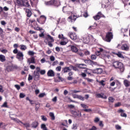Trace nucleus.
<instances>
[{"instance_id": "obj_11", "label": "nucleus", "mask_w": 130, "mask_h": 130, "mask_svg": "<svg viewBox=\"0 0 130 130\" xmlns=\"http://www.w3.org/2000/svg\"><path fill=\"white\" fill-rule=\"evenodd\" d=\"M36 62L35 57H31V58L27 59V63L29 65L31 64V63H36Z\"/></svg>"}, {"instance_id": "obj_41", "label": "nucleus", "mask_w": 130, "mask_h": 130, "mask_svg": "<svg viewBox=\"0 0 130 130\" xmlns=\"http://www.w3.org/2000/svg\"><path fill=\"white\" fill-rule=\"evenodd\" d=\"M100 120V118H99L98 117H95L94 119V122L95 123H97V122H99V121Z\"/></svg>"}, {"instance_id": "obj_50", "label": "nucleus", "mask_w": 130, "mask_h": 130, "mask_svg": "<svg viewBox=\"0 0 130 130\" xmlns=\"http://www.w3.org/2000/svg\"><path fill=\"white\" fill-rule=\"evenodd\" d=\"M50 59L51 61H54V60H55V57H54L53 56H51L50 57Z\"/></svg>"}, {"instance_id": "obj_46", "label": "nucleus", "mask_w": 130, "mask_h": 130, "mask_svg": "<svg viewBox=\"0 0 130 130\" xmlns=\"http://www.w3.org/2000/svg\"><path fill=\"white\" fill-rule=\"evenodd\" d=\"M77 128H78V127L77 126V123L73 124L72 129H77Z\"/></svg>"}, {"instance_id": "obj_62", "label": "nucleus", "mask_w": 130, "mask_h": 130, "mask_svg": "<svg viewBox=\"0 0 130 130\" xmlns=\"http://www.w3.org/2000/svg\"><path fill=\"white\" fill-rule=\"evenodd\" d=\"M19 97L20 98H24V97H25V94H23L22 93H20Z\"/></svg>"}, {"instance_id": "obj_63", "label": "nucleus", "mask_w": 130, "mask_h": 130, "mask_svg": "<svg viewBox=\"0 0 130 130\" xmlns=\"http://www.w3.org/2000/svg\"><path fill=\"white\" fill-rule=\"evenodd\" d=\"M84 54L85 55H90V52L89 51H85Z\"/></svg>"}, {"instance_id": "obj_24", "label": "nucleus", "mask_w": 130, "mask_h": 130, "mask_svg": "<svg viewBox=\"0 0 130 130\" xmlns=\"http://www.w3.org/2000/svg\"><path fill=\"white\" fill-rule=\"evenodd\" d=\"M30 2V4L32 6V7H33V6H34V5H37V4H38L39 2V0H29Z\"/></svg>"}, {"instance_id": "obj_20", "label": "nucleus", "mask_w": 130, "mask_h": 130, "mask_svg": "<svg viewBox=\"0 0 130 130\" xmlns=\"http://www.w3.org/2000/svg\"><path fill=\"white\" fill-rule=\"evenodd\" d=\"M25 12L27 14V17H31V16H32V12L31 11V10L29 9H25Z\"/></svg>"}, {"instance_id": "obj_54", "label": "nucleus", "mask_w": 130, "mask_h": 130, "mask_svg": "<svg viewBox=\"0 0 130 130\" xmlns=\"http://www.w3.org/2000/svg\"><path fill=\"white\" fill-rule=\"evenodd\" d=\"M81 107H82V108H88V106H87V105L84 104H81Z\"/></svg>"}, {"instance_id": "obj_29", "label": "nucleus", "mask_w": 130, "mask_h": 130, "mask_svg": "<svg viewBox=\"0 0 130 130\" xmlns=\"http://www.w3.org/2000/svg\"><path fill=\"white\" fill-rule=\"evenodd\" d=\"M92 70H90V69H87L85 71V72H86L87 73V74H88V75H89L90 76H93V75L92 74V73H93L92 71Z\"/></svg>"}, {"instance_id": "obj_58", "label": "nucleus", "mask_w": 130, "mask_h": 130, "mask_svg": "<svg viewBox=\"0 0 130 130\" xmlns=\"http://www.w3.org/2000/svg\"><path fill=\"white\" fill-rule=\"evenodd\" d=\"M52 101H53V102H56V101H57V97L55 96L52 99Z\"/></svg>"}, {"instance_id": "obj_4", "label": "nucleus", "mask_w": 130, "mask_h": 130, "mask_svg": "<svg viewBox=\"0 0 130 130\" xmlns=\"http://www.w3.org/2000/svg\"><path fill=\"white\" fill-rule=\"evenodd\" d=\"M68 35L72 40H77V39L78 38L77 35H76V33L75 32H69Z\"/></svg>"}, {"instance_id": "obj_40", "label": "nucleus", "mask_w": 130, "mask_h": 130, "mask_svg": "<svg viewBox=\"0 0 130 130\" xmlns=\"http://www.w3.org/2000/svg\"><path fill=\"white\" fill-rule=\"evenodd\" d=\"M6 70L8 71V72H11V71L13 70V68L11 66H8L7 67Z\"/></svg>"}, {"instance_id": "obj_12", "label": "nucleus", "mask_w": 130, "mask_h": 130, "mask_svg": "<svg viewBox=\"0 0 130 130\" xmlns=\"http://www.w3.org/2000/svg\"><path fill=\"white\" fill-rule=\"evenodd\" d=\"M97 98H102L103 99H107V96L104 93H98L96 94Z\"/></svg>"}, {"instance_id": "obj_18", "label": "nucleus", "mask_w": 130, "mask_h": 130, "mask_svg": "<svg viewBox=\"0 0 130 130\" xmlns=\"http://www.w3.org/2000/svg\"><path fill=\"white\" fill-rule=\"evenodd\" d=\"M71 66L69 67H65L63 69V72L64 73H69V72H71Z\"/></svg>"}, {"instance_id": "obj_25", "label": "nucleus", "mask_w": 130, "mask_h": 130, "mask_svg": "<svg viewBox=\"0 0 130 130\" xmlns=\"http://www.w3.org/2000/svg\"><path fill=\"white\" fill-rule=\"evenodd\" d=\"M71 50L73 52H78V48L75 46H71Z\"/></svg>"}, {"instance_id": "obj_14", "label": "nucleus", "mask_w": 130, "mask_h": 130, "mask_svg": "<svg viewBox=\"0 0 130 130\" xmlns=\"http://www.w3.org/2000/svg\"><path fill=\"white\" fill-rule=\"evenodd\" d=\"M47 76L48 77H54V72L52 70H50L47 72Z\"/></svg>"}, {"instance_id": "obj_55", "label": "nucleus", "mask_w": 130, "mask_h": 130, "mask_svg": "<svg viewBox=\"0 0 130 130\" xmlns=\"http://www.w3.org/2000/svg\"><path fill=\"white\" fill-rule=\"evenodd\" d=\"M68 107L71 109H74V108H75V106H74V105H69Z\"/></svg>"}, {"instance_id": "obj_21", "label": "nucleus", "mask_w": 130, "mask_h": 130, "mask_svg": "<svg viewBox=\"0 0 130 130\" xmlns=\"http://www.w3.org/2000/svg\"><path fill=\"white\" fill-rule=\"evenodd\" d=\"M99 49H100L99 51H96L95 52V54L98 56H99V55H100V54H101V52L103 53V50H104V49H103L102 48H100Z\"/></svg>"}, {"instance_id": "obj_26", "label": "nucleus", "mask_w": 130, "mask_h": 130, "mask_svg": "<svg viewBox=\"0 0 130 130\" xmlns=\"http://www.w3.org/2000/svg\"><path fill=\"white\" fill-rule=\"evenodd\" d=\"M78 68H79V69H86V68H87V65H86L85 64H78Z\"/></svg>"}, {"instance_id": "obj_37", "label": "nucleus", "mask_w": 130, "mask_h": 130, "mask_svg": "<svg viewBox=\"0 0 130 130\" xmlns=\"http://www.w3.org/2000/svg\"><path fill=\"white\" fill-rule=\"evenodd\" d=\"M41 127L43 130L47 128V127H46V125H45V124H42L41 125Z\"/></svg>"}, {"instance_id": "obj_34", "label": "nucleus", "mask_w": 130, "mask_h": 130, "mask_svg": "<svg viewBox=\"0 0 130 130\" xmlns=\"http://www.w3.org/2000/svg\"><path fill=\"white\" fill-rule=\"evenodd\" d=\"M42 120H43V121H47V118H46V116L44 115H42L41 116Z\"/></svg>"}, {"instance_id": "obj_39", "label": "nucleus", "mask_w": 130, "mask_h": 130, "mask_svg": "<svg viewBox=\"0 0 130 130\" xmlns=\"http://www.w3.org/2000/svg\"><path fill=\"white\" fill-rule=\"evenodd\" d=\"M28 54L29 55H34L35 54V52H34L33 51H29L28 52Z\"/></svg>"}, {"instance_id": "obj_51", "label": "nucleus", "mask_w": 130, "mask_h": 130, "mask_svg": "<svg viewBox=\"0 0 130 130\" xmlns=\"http://www.w3.org/2000/svg\"><path fill=\"white\" fill-rule=\"evenodd\" d=\"M28 81H31V80H33V77L32 75L29 74L28 75Z\"/></svg>"}, {"instance_id": "obj_44", "label": "nucleus", "mask_w": 130, "mask_h": 130, "mask_svg": "<svg viewBox=\"0 0 130 130\" xmlns=\"http://www.w3.org/2000/svg\"><path fill=\"white\" fill-rule=\"evenodd\" d=\"M39 107H40V104H36V111H38V109H39Z\"/></svg>"}, {"instance_id": "obj_28", "label": "nucleus", "mask_w": 130, "mask_h": 130, "mask_svg": "<svg viewBox=\"0 0 130 130\" xmlns=\"http://www.w3.org/2000/svg\"><path fill=\"white\" fill-rule=\"evenodd\" d=\"M38 126V122H34L32 123L31 127H33V128H36Z\"/></svg>"}, {"instance_id": "obj_9", "label": "nucleus", "mask_w": 130, "mask_h": 130, "mask_svg": "<svg viewBox=\"0 0 130 130\" xmlns=\"http://www.w3.org/2000/svg\"><path fill=\"white\" fill-rule=\"evenodd\" d=\"M77 18H78V16L74 14H72V15L68 18L70 22H75V21H76V20H77Z\"/></svg>"}, {"instance_id": "obj_60", "label": "nucleus", "mask_w": 130, "mask_h": 130, "mask_svg": "<svg viewBox=\"0 0 130 130\" xmlns=\"http://www.w3.org/2000/svg\"><path fill=\"white\" fill-rule=\"evenodd\" d=\"M115 127L116 129H121V126H119V125H116Z\"/></svg>"}, {"instance_id": "obj_2", "label": "nucleus", "mask_w": 130, "mask_h": 130, "mask_svg": "<svg viewBox=\"0 0 130 130\" xmlns=\"http://www.w3.org/2000/svg\"><path fill=\"white\" fill-rule=\"evenodd\" d=\"M102 56L105 60H107V59L110 58V53L109 52H107L104 50L102 54Z\"/></svg>"}, {"instance_id": "obj_22", "label": "nucleus", "mask_w": 130, "mask_h": 130, "mask_svg": "<svg viewBox=\"0 0 130 130\" xmlns=\"http://www.w3.org/2000/svg\"><path fill=\"white\" fill-rule=\"evenodd\" d=\"M123 84H124L125 87H129L130 82L128 81V80L126 79V80H124Z\"/></svg>"}, {"instance_id": "obj_3", "label": "nucleus", "mask_w": 130, "mask_h": 130, "mask_svg": "<svg viewBox=\"0 0 130 130\" xmlns=\"http://www.w3.org/2000/svg\"><path fill=\"white\" fill-rule=\"evenodd\" d=\"M113 38V34L112 32H109L106 34V39H105V41L107 42H110L111 40Z\"/></svg>"}, {"instance_id": "obj_19", "label": "nucleus", "mask_w": 130, "mask_h": 130, "mask_svg": "<svg viewBox=\"0 0 130 130\" xmlns=\"http://www.w3.org/2000/svg\"><path fill=\"white\" fill-rule=\"evenodd\" d=\"M10 118L12 120H14V121H15V122H16V123H23V122H22V121H21L20 120H19V119L18 118H15L14 117H12V116H10Z\"/></svg>"}, {"instance_id": "obj_17", "label": "nucleus", "mask_w": 130, "mask_h": 130, "mask_svg": "<svg viewBox=\"0 0 130 130\" xmlns=\"http://www.w3.org/2000/svg\"><path fill=\"white\" fill-rule=\"evenodd\" d=\"M71 113L75 117H77L78 116H81V113H78L75 111H71Z\"/></svg>"}, {"instance_id": "obj_53", "label": "nucleus", "mask_w": 130, "mask_h": 130, "mask_svg": "<svg viewBox=\"0 0 130 130\" xmlns=\"http://www.w3.org/2000/svg\"><path fill=\"white\" fill-rule=\"evenodd\" d=\"M36 70L37 71H36V73H40V71H41V70H40V67H37L36 68Z\"/></svg>"}, {"instance_id": "obj_33", "label": "nucleus", "mask_w": 130, "mask_h": 130, "mask_svg": "<svg viewBox=\"0 0 130 130\" xmlns=\"http://www.w3.org/2000/svg\"><path fill=\"white\" fill-rule=\"evenodd\" d=\"M84 61L85 63H89V62H93L94 63V64H96V63H97L96 62H93V61H92L91 60L84 59Z\"/></svg>"}, {"instance_id": "obj_15", "label": "nucleus", "mask_w": 130, "mask_h": 130, "mask_svg": "<svg viewBox=\"0 0 130 130\" xmlns=\"http://www.w3.org/2000/svg\"><path fill=\"white\" fill-rule=\"evenodd\" d=\"M122 50H125L126 51L128 50L129 47L126 44H123L121 47Z\"/></svg>"}, {"instance_id": "obj_7", "label": "nucleus", "mask_w": 130, "mask_h": 130, "mask_svg": "<svg viewBox=\"0 0 130 130\" xmlns=\"http://www.w3.org/2000/svg\"><path fill=\"white\" fill-rule=\"evenodd\" d=\"M72 96L74 99H79V100H81L82 101H84V100H85V99L84 97L82 96V95H79L77 94H73Z\"/></svg>"}, {"instance_id": "obj_42", "label": "nucleus", "mask_w": 130, "mask_h": 130, "mask_svg": "<svg viewBox=\"0 0 130 130\" xmlns=\"http://www.w3.org/2000/svg\"><path fill=\"white\" fill-rule=\"evenodd\" d=\"M40 18H42V19H44V22L43 23V24H44V23H45V22L46 21V16H44V15H41L40 16Z\"/></svg>"}, {"instance_id": "obj_57", "label": "nucleus", "mask_w": 130, "mask_h": 130, "mask_svg": "<svg viewBox=\"0 0 130 130\" xmlns=\"http://www.w3.org/2000/svg\"><path fill=\"white\" fill-rule=\"evenodd\" d=\"M104 80H102L101 81H99V83H100V84H101L102 86H105V84H104Z\"/></svg>"}, {"instance_id": "obj_52", "label": "nucleus", "mask_w": 130, "mask_h": 130, "mask_svg": "<svg viewBox=\"0 0 130 130\" xmlns=\"http://www.w3.org/2000/svg\"><path fill=\"white\" fill-rule=\"evenodd\" d=\"M99 125L101 127H103L104 126V124H103V122L102 121H100L99 122Z\"/></svg>"}, {"instance_id": "obj_61", "label": "nucleus", "mask_w": 130, "mask_h": 130, "mask_svg": "<svg viewBox=\"0 0 130 130\" xmlns=\"http://www.w3.org/2000/svg\"><path fill=\"white\" fill-rule=\"evenodd\" d=\"M58 38H59V39H61V38H63V39H64V37H63V35L62 34L59 35Z\"/></svg>"}, {"instance_id": "obj_36", "label": "nucleus", "mask_w": 130, "mask_h": 130, "mask_svg": "<svg viewBox=\"0 0 130 130\" xmlns=\"http://www.w3.org/2000/svg\"><path fill=\"white\" fill-rule=\"evenodd\" d=\"M57 75L58 76V80H57V81L56 80L55 82H62V78H61V77H60V76H59L60 74H58Z\"/></svg>"}, {"instance_id": "obj_59", "label": "nucleus", "mask_w": 130, "mask_h": 130, "mask_svg": "<svg viewBox=\"0 0 130 130\" xmlns=\"http://www.w3.org/2000/svg\"><path fill=\"white\" fill-rule=\"evenodd\" d=\"M29 68L31 70H35V66L34 65H30Z\"/></svg>"}, {"instance_id": "obj_6", "label": "nucleus", "mask_w": 130, "mask_h": 130, "mask_svg": "<svg viewBox=\"0 0 130 130\" xmlns=\"http://www.w3.org/2000/svg\"><path fill=\"white\" fill-rule=\"evenodd\" d=\"M92 72V74H102V72H103V70L101 68H98L94 70H90Z\"/></svg>"}, {"instance_id": "obj_27", "label": "nucleus", "mask_w": 130, "mask_h": 130, "mask_svg": "<svg viewBox=\"0 0 130 130\" xmlns=\"http://www.w3.org/2000/svg\"><path fill=\"white\" fill-rule=\"evenodd\" d=\"M16 3L19 7H23V0H17Z\"/></svg>"}, {"instance_id": "obj_64", "label": "nucleus", "mask_w": 130, "mask_h": 130, "mask_svg": "<svg viewBox=\"0 0 130 130\" xmlns=\"http://www.w3.org/2000/svg\"><path fill=\"white\" fill-rule=\"evenodd\" d=\"M86 81H87V82H92V81H93V79H91L88 78H86Z\"/></svg>"}, {"instance_id": "obj_31", "label": "nucleus", "mask_w": 130, "mask_h": 130, "mask_svg": "<svg viewBox=\"0 0 130 130\" xmlns=\"http://www.w3.org/2000/svg\"><path fill=\"white\" fill-rule=\"evenodd\" d=\"M109 99V102H110V103H113L114 102V98H113V97L112 96H110L108 98Z\"/></svg>"}, {"instance_id": "obj_13", "label": "nucleus", "mask_w": 130, "mask_h": 130, "mask_svg": "<svg viewBox=\"0 0 130 130\" xmlns=\"http://www.w3.org/2000/svg\"><path fill=\"white\" fill-rule=\"evenodd\" d=\"M22 7H26L29 8L30 7V4H29V2L27 0L22 1Z\"/></svg>"}, {"instance_id": "obj_43", "label": "nucleus", "mask_w": 130, "mask_h": 130, "mask_svg": "<svg viewBox=\"0 0 130 130\" xmlns=\"http://www.w3.org/2000/svg\"><path fill=\"white\" fill-rule=\"evenodd\" d=\"M97 58V57L95 55H91V59L92 60H95Z\"/></svg>"}, {"instance_id": "obj_49", "label": "nucleus", "mask_w": 130, "mask_h": 130, "mask_svg": "<svg viewBox=\"0 0 130 130\" xmlns=\"http://www.w3.org/2000/svg\"><path fill=\"white\" fill-rule=\"evenodd\" d=\"M70 68L71 69V71L72 70H73V71H77L78 70V69L73 66H70Z\"/></svg>"}, {"instance_id": "obj_30", "label": "nucleus", "mask_w": 130, "mask_h": 130, "mask_svg": "<svg viewBox=\"0 0 130 130\" xmlns=\"http://www.w3.org/2000/svg\"><path fill=\"white\" fill-rule=\"evenodd\" d=\"M49 115L51 117L52 120H54V119H55V116H54V113H53V112H50Z\"/></svg>"}, {"instance_id": "obj_1", "label": "nucleus", "mask_w": 130, "mask_h": 130, "mask_svg": "<svg viewBox=\"0 0 130 130\" xmlns=\"http://www.w3.org/2000/svg\"><path fill=\"white\" fill-rule=\"evenodd\" d=\"M112 65L115 69H119L121 73L124 72V67L122 62L116 61L112 63Z\"/></svg>"}, {"instance_id": "obj_10", "label": "nucleus", "mask_w": 130, "mask_h": 130, "mask_svg": "<svg viewBox=\"0 0 130 130\" xmlns=\"http://www.w3.org/2000/svg\"><path fill=\"white\" fill-rule=\"evenodd\" d=\"M115 55H117L118 57L120 58H122L123 59H125V58H127V57L123 56V55L121 53V52L118 51L117 53H114Z\"/></svg>"}, {"instance_id": "obj_45", "label": "nucleus", "mask_w": 130, "mask_h": 130, "mask_svg": "<svg viewBox=\"0 0 130 130\" xmlns=\"http://www.w3.org/2000/svg\"><path fill=\"white\" fill-rule=\"evenodd\" d=\"M56 71H57V72H60V71H61V67L60 66L57 67L56 68Z\"/></svg>"}, {"instance_id": "obj_8", "label": "nucleus", "mask_w": 130, "mask_h": 130, "mask_svg": "<svg viewBox=\"0 0 130 130\" xmlns=\"http://www.w3.org/2000/svg\"><path fill=\"white\" fill-rule=\"evenodd\" d=\"M34 78L36 81H38L40 79V74L36 71L34 72Z\"/></svg>"}, {"instance_id": "obj_5", "label": "nucleus", "mask_w": 130, "mask_h": 130, "mask_svg": "<svg viewBox=\"0 0 130 130\" xmlns=\"http://www.w3.org/2000/svg\"><path fill=\"white\" fill-rule=\"evenodd\" d=\"M16 57L19 60H23L24 59V54H23V52H18L17 53Z\"/></svg>"}, {"instance_id": "obj_35", "label": "nucleus", "mask_w": 130, "mask_h": 130, "mask_svg": "<svg viewBox=\"0 0 130 130\" xmlns=\"http://www.w3.org/2000/svg\"><path fill=\"white\" fill-rule=\"evenodd\" d=\"M46 95V93H45V92L41 93L39 95V98H42L44 97V96H45Z\"/></svg>"}, {"instance_id": "obj_23", "label": "nucleus", "mask_w": 130, "mask_h": 130, "mask_svg": "<svg viewBox=\"0 0 130 130\" xmlns=\"http://www.w3.org/2000/svg\"><path fill=\"white\" fill-rule=\"evenodd\" d=\"M0 61H1L2 62H5L6 61V56L1 54L0 55Z\"/></svg>"}, {"instance_id": "obj_48", "label": "nucleus", "mask_w": 130, "mask_h": 130, "mask_svg": "<svg viewBox=\"0 0 130 130\" xmlns=\"http://www.w3.org/2000/svg\"><path fill=\"white\" fill-rule=\"evenodd\" d=\"M98 15L99 16L100 18H101L102 17H105L104 15L103 14H102V13H101V12H99L98 13Z\"/></svg>"}, {"instance_id": "obj_47", "label": "nucleus", "mask_w": 130, "mask_h": 130, "mask_svg": "<svg viewBox=\"0 0 130 130\" xmlns=\"http://www.w3.org/2000/svg\"><path fill=\"white\" fill-rule=\"evenodd\" d=\"M94 20H95V21H97V20H100V18L99 15H97L93 17Z\"/></svg>"}, {"instance_id": "obj_38", "label": "nucleus", "mask_w": 130, "mask_h": 130, "mask_svg": "<svg viewBox=\"0 0 130 130\" xmlns=\"http://www.w3.org/2000/svg\"><path fill=\"white\" fill-rule=\"evenodd\" d=\"M47 37L48 39H50L51 40V42H53L54 41V40L53 39V38H52L50 35H48Z\"/></svg>"}, {"instance_id": "obj_32", "label": "nucleus", "mask_w": 130, "mask_h": 130, "mask_svg": "<svg viewBox=\"0 0 130 130\" xmlns=\"http://www.w3.org/2000/svg\"><path fill=\"white\" fill-rule=\"evenodd\" d=\"M20 49L21 50H26L27 47L24 45H20Z\"/></svg>"}, {"instance_id": "obj_56", "label": "nucleus", "mask_w": 130, "mask_h": 130, "mask_svg": "<svg viewBox=\"0 0 130 130\" xmlns=\"http://www.w3.org/2000/svg\"><path fill=\"white\" fill-rule=\"evenodd\" d=\"M40 73L41 75H45V73H46V71H45V70H41V71H40Z\"/></svg>"}, {"instance_id": "obj_16", "label": "nucleus", "mask_w": 130, "mask_h": 130, "mask_svg": "<svg viewBox=\"0 0 130 130\" xmlns=\"http://www.w3.org/2000/svg\"><path fill=\"white\" fill-rule=\"evenodd\" d=\"M82 40L84 43H88V42H89V37L87 36H84L82 38Z\"/></svg>"}]
</instances>
